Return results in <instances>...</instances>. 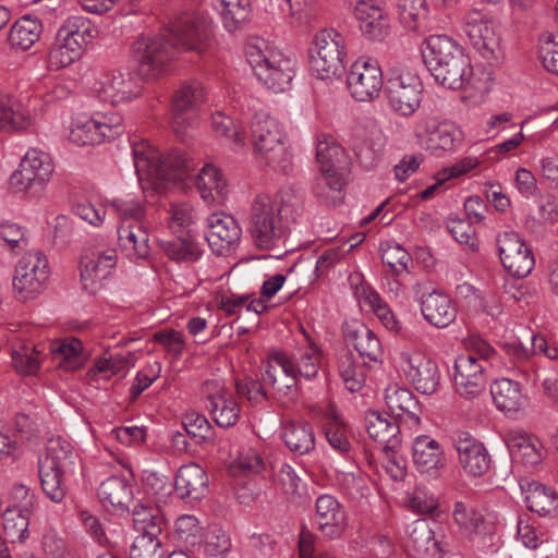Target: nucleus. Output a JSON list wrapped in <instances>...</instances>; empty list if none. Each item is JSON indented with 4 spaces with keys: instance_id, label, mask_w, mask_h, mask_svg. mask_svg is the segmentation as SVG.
I'll return each instance as SVG.
<instances>
[{
    "instance_id": "obj_16",
    "label": "nucleus",
    "mask_w": 558,
    "mask_h": 558,
    "mask_svg": "<svg viewBox=\"0 0 558 558\" xmlns=\"http://www.w3.org/2000/svg\"><path fill=\"white\" fill-rule=\"evenodd\" d=\"M383 71L377 61L359 58L347 74V88L351 97L361 102L376 99L383 89Z\"/></svg>"
},
{
    "instance_id": "obj_35",
    "label": "nucleus",
    "mask_w": 558,
    "mask_h": 558,
    "mask_svg": "<svg viewBox=\"0 0 558 558\" xmlns=\"http://www.w3.org/2000/svg\"><path fill=\"white\" fill-rule=\"evenodd\" d=\"M490 393L497 409L505 413L519 412L527 402L521 385L509 378L496 379L490 386Z\"/></svg>"
},
{
    "instance_id": "obj_57",
    "label": "nucleus",
    "mask_w": 558,
    "mask_h": 558,
    "mask_svg": "<svg viewBox=\"0 0 558 558\" xmlns=\"http://www.w3.org/2000/svg\"><path fill=\"white\" fill-rule=\"evenodd\" d=\"M54 170L50 154L38 148L28 149L19 165V172L25 174H52Z\"/></svg>"
},
{
    "instance_id": "obj_36",
    "label": "nucleus",
    "mask_w": 558,
    "mask_h": 558,
    "mask_svg": "<svg viewBox=\"0 0 558 558\" xmlns=\"http://www.w3.org/2000/svg\"><path fill=\"white\" fill-rule=\"evenodd\" d=\"M50 354L56 366L65 372H75L85 364L83 343L77 338L56 340L50 344Z\"/></svg>"
},
{
    "instance_id": "obj_15",
    "label": "nucleus",
    "mask_w": 558,
    "mask_h": 558,
    "mask_svg": "<svg viewBox=\"0 0 558 558\" xmlns=\"http://www.w3.org/2000/svg\"><path fill=\"white\" fill-rule=\"evenodd\" d=\"M117 251L112 247L95 246L84 251L80 260L81 283L90 294L97 293L116 269Z\"/></svg>"
},
{
    "instance_id": "obj_1",
    "label": "nucleus",
    "mask_w": 558,
    "mask_h": 558,
    "mask_svg": "<svg viewBox=\"0 0 558 558\" xmlns=\"http://www.w3.org/2000/svg\"><path fill=\"white\" fill-rule=\"evenodd\" d=\"M213 46L211 21L198 13H184L173 19L159 34L140 36L132 52L137 63V75L150 81L167 71L174 50L204 53Z\"/></svg>"
},
{
    "instance_id": "obj_58",
    "label": "nucleus",
    "mask_w": 558,
    "mask_h": 558,
    "mask_svg": "<svg viewBox=\"0 0 558 558\" xmlns=\"http://www.w3.org/2000/svg\"><path fill=\"white\" fill-rule=\"evenodd\" d=\"M537 56L542 66L558 76V31L544 33L539 37Z\"/></svg>"
},
{
    "instance_id": "obj_4",
    "label": "nucleus",
    "mask_w": 558,
    "mask_h": 558,
    "mask_svg": "<svg viewBox=\"0 0 558 558\" xmlns=\"http://www.w3.org/2000/svg\"><path fill=\"white\" fill-rule=\"evenodd\" d=\"M245 59L256 78L275 93L287 90L294 77V60L264 38L253 37L244 48Z\"/></svg>"
},
{
    "instance_id": "obj_47",
    "label": "nucleus",
    "mask_w": 558,
    "mask_h": 558,
    "mask_svg": "<svg viewBox=\"0 0 558 558\" xmlns=\"http://www.w3.org/2000/svg\"><path fill=\"white\" fill-rule=\"evenodd\" d=\"M160 246L165 254L177 263H195L204 253L201 245L190 235L160 241Z\"/></svg>"
},
{
    "instance_id": "obj_32",
    "label": "nucleus",
    "mask_w": 558,
    "mask_h": 558,
    "mask_svg": "<svg viewBox=\"0 0 558 558\" xmlns=\"http://www.w3.org/2000/svg\"><path fill=\"white\" fill-rule=\"evenodd\" d=\"M174 488L182 499L199 500L208 490L207 473L196 463L184 464L177 472Z\"/></svg>"
},
{
    "instance_id": "obj_31",
    "label": "nucleus",
    "mask_w": 558,
    "mask_h": 558,
    "mask_svg": "<svg viewBox=\"0 0 558 558\" xmlns=\"http://www.w3.org/2000/svg\"><path fill=\"white\" fill-rule=\"evenodd\" d=\"M118 240L122 253L133 262L149 256V235L145 223L119 225Z\"/></svg>"
},
{
    "instance_id": "obj_60",
    "label": "nucleus",
    "mask_w": 558,
    "mask_h": 558,
    "mask_svg": "<svg viewBox=\"0 0 558 558\" xmlns=\"http://www.w3.org/2000/svg\"><path fill=\"white\" fill-rule=\"evenodd\" d=\"M47 182L45 177H7L3 185L13 195L36 197L44 192Z\"/></svg>"
},
{
    "instance_id": "obj_49",
    "label": "nucleus",
    "mask_w": 558,
    "mask_h": 558,
    "mask_svg": "<svg viewBox=\"0 0 558 558\" xmlns=\"http://www.w3.org/2000/svg\"><path fill=\"white\" fill-rule=\"evenodd\" d=\"M343 177H316L313 193L314 196L326 206H337L344 199Z\"/></svg>"
},
{
    "instance_id": "obj_19",
    "label": "nucleus",
    "mask_w": 558,
    "mask_h": 558,
    "mask_svg": "<svg viewBox=\"0 0 558 558\" xmlns=\"http://www.w3.org/2000/svg\"><path fill=\"white\" fill-rule=\"evenodd\" d=\"M400 359L407 377L417 391L425 395L436 391L440 380V372L434 360L414 350L402 351Z\"/></svg>"
},
{
    "instance_id": "obj_10",
    "label": "nucleus",
    "mask_w": 558,
    "mask_h": 558,
    "mask_svg": "<svg viewBox=\"0 0 558 558\" xmlns=\"http://www.w3.org/2000/svg\"><path fill=\"white\" fill-rule=\"evenodd\" d=\"M347 56L343 36L335 29H323L316 34L311 47L310 64L320 80L342 73Z\"/></svg>"
},
{
    "instance_id": "obj_29",
    "label": "nucleus",
    "mask_w": 558,
    "mask_h": 558,
    "mask_svg": "<svg viewBox=\"0 0 558 558\" xmlns=\"http://www.w3.org/2000/svg\"><path fill=\"white\" fill-rule=\"evenodd\" d=\"M412 457L417 471L429 477H437L439 470L445 464L440 445L437 440L426 435L417 436L414 439Z\"/></svg>"
},
{
    "instance_id": "obj_22",
    "label": "nucleus",
    "mask_w": 558,
    "mask_h": 558,
    "mask_svg": "<svg viewBox=\"0 0 558 558\" xmlns=\"http://www.w3.org/2000/svg\"><path fill=\"white\" fill-rule=\"evenodd\" d=\"M459 464L469 476L480 477L490 468V456L480 440L468 432H458L453 438Z\"/></svg>"
},
{
    "instance_id": "obj_44",
    "label": "nucleus",
    "mask_w": 558,
    "mask_h": 558,
    "mask_svg": "<svg viewBox=\"0 0 558 558\" xmlns=\"http://www.w3.org/2000/svg\"><path fill=\"white\" fill-rule=\"evenodd\" d=\"M98 497L105 507L124 510L132 500V487L125 478L111 476L100 484Z\"/></svg>"
},
{
    "instance_id": "obj_48",
    "label": "nucleus",
    "mask_w": 558,
    "mask_h": 558,
    "mask_svg": "<svg viewBox=\"0 0 558 558\" xmlns=\"http://www.w3.org/2000/svg\"><path fill=\"white\" fill-rule=\"evenodd\" d=\"M365 427L369 437L383 445V447L386 445H400L398 425L388 421L385 415L376 411L367 412L365 415Z\"/></svg>"
},
{
    "instance_id": "obj_13",
    "label": "nucleus",
    "mask_w": 558,
    "mask_h": 558,
    "mask_svg": "<svg viewBox=\"0 0 558 558\" xmlns=\"http://www.w3.org/2000/svg\"><path fill=\"white\" fill-rule=\"evenodd\" d=\"M463 32L470 44L486 60L501 54L500 35L492 15L478 9L469 10L463 16Z\"/></svg>"
},
{
    "instance_id": "obj_34",
    "label": "nucleus",
    "mask_w": 558,
    "mask_h": 558,
    "mask_svg": "<svg viewBox=\"0 0 558 558\" xmlns=\"http://www.w3.org/2000/svg\"><path fill=\"white\" fill-rule=\"evenodd\" d=\"M279 354H287V352L278 350L268 354L263 373V383L271 387L278 398L284 397L292 400L298 396L299 385L295 384L293 374L275 366V359Z\"/></svg>"
},
{
    "instance_id": "obj_21",
    "label": "nucleus",
    "mask_w": 558,
    "mask_h": 558,
    "mask_svg": "<svg viewBox=\"0 0 558 558\" xmlns=\"http://www.w3.org/2000/svg\"><path fill=\"white\" fill-rule=\"evenodd\" d=\"M92 89L100 101L119 105L137 98L142 93V85L129 73H114L101 76Z\"/></svg>"
},
{
    "instance_id": "obj_45",
    "label": "nucleus",
    "mask_w": 558,
    "mask_h": 558,
    "mask_svg": "<svg viewBox=\"0 0 558 558\" xmlns=\"http://www.w3.org/2000/svg\"><path fill=\"white\" fill-rule=\"evenodd\" d=\"M286 446L294 453L306 454L315 448L312 426L305 422H289L281 433Z\"/></svg>"
},
{
    "instance_id": "obj_63",
    "label": "nucleus",
    "mask_w": 558,
    "mask_h": 558,
    "mask_svg": "<svg viewBox=\"0 0 558 558\" xmlns=\"http://www.w3.org/2000/svg\"><path fill=\"white\" fill-rule=\"evenodd\" d=\"M400 22L408 29H417L427 14L426 0H398Z\"/></svg>"
},
{
    "instance_id": "obj_42",
    "label": "nucleus",
    "mask_w": 558,
    "mask_h": 558,
    "mask_svg": "<svg viewBox=\"0 0 558 558\" xmlns=\"http://www.w3.org/2000/svg\"><path fill=\"white\" fill-rule=\"evenodd\" d=\"M385 401L392 415L397 417L408 415L418 422V402L408 388L389 384L385 389Z\"/></svg>"
},
{
    "instance_id": "obj_26",
    "label": "nucleus",
    "mask_w": 558,
    "mask_h": 558,
    "mask_svg": "<svg viewBox=\"0 0 558 558\" xmlns=\"http://www.w3.org/2000/svg\"><path fill=\"white\" fill-rule=\"evenodd\" d=\"M314 523L324 537L339 538L347 527L344 507L335 496L320 495L315 501Z\"/></svg>"
},
{
    "instance_id": "obj_28",
    "label": "nucleus",
    "mask_w": 558,
    "mask_h": 558,
    "mask_svg": "<svg viewBox=\"0 0 558 558\" xmlns=\"http://www.w3.org/2000/svg\"><path fill=\"white\" fill-rule=\"evenodd\" d=\"M505 441L512 461L526 469L538 465L545 457V449L542 441L536 436L524 430H508L505 436Z\"/></svg>"
},
{
    "instance_id": "obj_59",
    "label": "nucleus",
    "mask_w": 558,
    "mask_h": 558,
    "mask_svg": "<svg viewBox=\"0 0 558 558\" xmlns=\"http://www.w3.org/2000/svg\"><path fill=\"white\" fill-rule=\"evenodd\" d=\"M186 433L199 445L214 444V428L208 420L195 411L187 412L183 417Z\"/></svg>"
},
{
    "instance_id": "obj_25",
    "label": "nucleus",
    "mask_w": 558,
    "mask_h": 558,
    "mask_svg": "<svg viewBox=\"0 0 558 558\" xmlns=\"http://www.w3.org/2000/svg\"><path fill=\"white\" fill-rule=\"evenodd\" d=\"M206 225V240L215 254L225 255L239 244L242 229L231 215L214 213L207 217Z\"/></svg>"
},
{
    "instance_id": "obj_56",
    "label": "nucleus",
    "mask_w": 558,
    "mask_h": 558,
    "mask_svg": "<svg viewBox=\"0 0 558 558\" xmlns=\"http://www.w3.org/2000/svg\"><path fill=\"white\" fill-rule=\"evenodd\" d=\"M231 546L229 535L218 525L208 526L201 543L203 553L208 558H226Z\"/></svg>"
},
{
    "instance_id": "obj_18",
    "label": "nucleus",
    "mask_w": 558,
    "mask_h": 558,
    "mask_svg": "<svg viewBox=\"0 0 558 558\" xmlns=\"http://www.w3.org/2000/svg\"><path fill=\"white\" fill-rule=\"evenodd\" d=\"M504 268L512 276L524 278L535 266L534 255L517 232H504L496 239Z\"/></svg>"
},
{
    "instance_id": "obj_62",
    "label": "nucleus",
    "mask_w": 558,
    "mask_h": 558,
    "mask_svg": "<svg viewBox=\"0 0 558 558\" xmlns=\"http://www.w3.org/2000/svg\"><path fill=\"white\" fill-rule=\"evenodd\" d=\"M31 512L7 509L3 513V529L12 542H23L28 537Z\"/></svg>"
},
{
    "instance_id": "obj_51",
    "label": "nucleus",
    "mask_w": 558,
    "mask_h": 558,
    "mask_svg": "<svg viewBox=\"0 0 558 558\" xmlns=\"http://www.w3.org/2000/svg\"><path fill=\"white\" fill-rule=\"evenodd\" d=\"M61 33H65L71 39H75L81 46L86 49L94 41L98 34L97 27L93 22L81 15H73L68 17L59 27Z\"/></svg>"
},
{
    "instance_id": "obj_30",
    "label": "nucleus",
    "mask_w": 558,
    "mask_h": 558,
    "mask_svg": "<svg viewBox=\"0 0 558 558\" xmlns=\"http://www.w3.org/2000/svg\"><path fill=\"white\" fill-rule=\"evenodd\" d=\"M420 307L425 320L436 328L448 327L457 317V311L451 299L439 291L423 294Z\"/></svg>"
},
{
    "instance_id": "obj_33",
    "label": "nucleus",
    "mask_w": 558,
    "mask_h": 558,
    "mask_svg": "<svg viewBox=\"0 0 558 558\" xmlns=\"http://www.w3.org/2000/svg\"><path fill=\"white\" fill-rule=\"evenodd\" d=\"M361 31L372 39L384 38L389 29V19L376 0H359L354 9Z\"/></svg>"
},
{
    "instance_id": "obj_14",
    "label": "nucleus",
    "mask_w": 558,
    "mask_h": 558,
    "mask_svg": "<svg viewBox=\"0 0 558 558\" xmlns=\"http://www.w3.org/2000/svg\"><path fill=\"white\" fill-rule=\"evenodd\" d=\"M414 132L421 147L435 156L456 150L463 140V133L458 125L434 118L418 121Z\"/></svg>"
},
{
    "instance_id": "obj_46",
    "label": "nucleus",
    "mask_w": 558,
    "mask_h": 558,
    "mask_svg": "<svg viewBox=\"0 0 558 558\" xmlns=\"http://www.w3.org/2000/svg\"><path fill=\"white\" fill-rule=\"evenodd\" d=\"M348 338L352 341L359 354L371 362H377L383 356V348L378 337L363 324H357L348 330Z\"/></svg>"
},
{
    "instance_id": "obj_64",
    "label": "nucleus",
    "mask_w": 558,
    "mask_h": 558,
    "mask_svg": "<svg viewBox=\"0 0 558 558\" xmlns=\"http://www.w3.org/2000/svg\"><path fill=\"white\" fill-rule=\"evenodd\" d=\"M325 435L333 450L339 452L342 457H350L352 444L348 437V429L337 416L329 418L326 423Z\"/></svg>"
},
{
    "instance_id": "obj_3",
    "label": "nucleus",
    "mask_w": 558,
    "mask_h": 558,
    "mask_svg": "<svg viewBox=\"0 0 558 558\" xmlns=\"http://www.w3.org/2000/svg\"><path fill=\"white\" fill-rule=\"evenodd\" d=\"M424 62L441 86L459 90L470 82L472 65L463 47L447 35H430L424 43Z\"/></svg>"
},
{
    "instance_id": "obj_55",
    "label": "nucleus",
    "mask_w": 558,
    "mask_h": 558,
    "mask_svg": "<svg viewBox=\"0 0 558 558\" xmlns=\"http://www.w3.org/2000/svg\"><path fill=\"white\" fill-rule=\"evenodd\" d=\"M126 365L128 361L118 355L100 357L87 371L86 380L92 385L99 386L101 381H108L113 376L124 372Z\"/></svg>"
},
{
    "instance_id": "obj_39",
    "label": "nucleus",
    "mask_w": 558,
    "mask_h": 558,
    "mask_svg": "<svg viewBox=\"0 0 558 558\" xmlns=\"http://www.w3.org/2000/svg\"><path fill=\"white\" fill-rule=\"evenodd\" d=\"M43 25L37 17L25 15L11 26L8 43L15 51L29 50L40 38Z\"/></svg>"
},
{
    "instance_id": "obj_40",
    "label": "nucleus",
    "mask_w": 558,
    "mask_h": 558,
    "mask_svg": "<svg viewBox=\"0 0 558 558\" xmlns=\"http://www.w3.org/2000/svg\"><path fill=\"white\" fill-rule=\"evenodd\" d=\"M31 124V112L17 99L0 92V131L25 130Z\"/></svg>"
},
{
    "instance_id": "obj_23",
    "label": "nucleus",
    "mask_w": 558,
    "mask_h": 558,
    "mask_svg": "<svg viewBox=\"0 0 558 558\" xmlns=\"http://www.w3.org/2000/svg\"><path fill=\"white\" fill-rule=\"evenodd\" d=\"M314 145L322 174H347L352 171V160L348 151L333 135L318 133Z\"/></svg>"
},
{
    "instance_id": "obj_50",
    "label": "nucleus",
    "mask_w": 558,
    "mask_h": 558,
    "mask_svg": "<svg viewBox=\"0 0 558 558\" xmlns=\"http://www.w3.org/2000/svg\"><path fill=\"white\" fill-rule=\"evenodd\" d=\"M12 363L21 375H34L41 364V353L32 342H19L12 348Z\"/></svg>"
},
{
    "instance_id": "obj_6",
    "label": "nucleus",
    "mask_w": 558,
    "mask_h": 558,
    "mask_svg": "<svg viewBox=\"0 0 558 558\" xmlns=\"http://www.w3.org/2000/svg\"><path fill=\"white\" fill-rule=\"evenodd\" d=\"M135 174H190L196 170V161L181 149H171L162 155L148 141L132 145Z\"/></svg>"
},
{
    "instance_id": "obj_43",
    "label": "nucleus",
    "mask_w": 558,
    "mask_h": 558,
    "mask_svg": "<svg viewBox=\"0 0 558 558\" xmlns=\"http://www.w3.org/2000/svg\"><path fill=\"white\" fill-rule=\"evenodd\" d=\"M184 184H193L201 198L207 205L225 204L229 194V183L226 177H184Z\"/></svg>"
},
{
    "instance_id": "obj_53",
    "label": "nucleus",
    "mask_w": 558,
    "mask_h": 558,
    "mask_svg": "<svg viewBox=\"0 0 558 558\" xmlns=\"http://www.w3.org/2000/svg\"><path fill=\"white\" fill-rule=\"evenodd\" d=\"M338 369L348 390L354 392L364 384V368L348 349H343L338 355Z\"/></svg>"
},
{
    "instance_id": "obj_38",
    "label": "nucleus",
    "mask_w": 558,
    "mask_h": 558,
    "mask_svg": "<svg viewBox=\"0 0 558 558\" xmlns=\"http://www.w3.org/2000/svg\"><path fill=\"white\" fill-rule=\"evenodd\" d=\"M408 546L426 558H439L440 548L435 539L434 531L424 519L412 522L407 527Z\"/></svg>"
},
{
    "instance_id": "obj_5",
    "label": "nucleus",
    "mask_w": 558,
    "mask_h": 558,
    "mask_svg": "<svg viewBox=\"0 0 558 558\" xmlns=\"http://www.w3.org/2000/svg\"><path fill=\"white\" fill-rule=\"evenodd\" d=\"M75 453L71 444L61 438H51L47 453L39 460L40 484L46 496L53 502H61L66 494L64 476L72 473Z\"/></svg>"
},
{
    "instance_id": "obj_2",
    "label": "nucleus",
    "mask_w": 558,
    "mask_h": 558,
    "mask_svg": "<svg viewBox=\"0 0 558 558\" xmlns=\"http://www.w3.org/2000/svg\"><path fill=\"white\" fill-rule=\"evenodd\" d=\"M303 211L302 199L292 193L286 192L279 197L256 195L248 214V231L254 245L267 251L280 247L289 225L295 222Z\"/></svg>"
},
{
    "instance_id": "obj_11",
    "label": "nucleus",
    "mask_w": 558,
    "mask_h": 558,
    "mask_svg": "<svg viewBox=\"0 0 558 558\" xmlns=\"http://www.w3.org/2000/svg\"><path fill=\"white\" fill-rule=\"evenodd\" d=\"M206 100V90L198 81L183 83L175 90L172 104V128L182 140L198 124L197 112Z\"/></svg>"
},
{
    "instance_id": "obj_41",
    "label": "nucleus",
    "mask_w": 558,
    "mask_h": 558,
    "mask_svg": "<svg viewBox=\"0 0 558 558\" xmlns=\"http://www.w3.org/2000/svg\"><path fill=\"white\" fill-rule=\"evenodd\" d=\"M229 33L241 29L251 17V0H213Z\"/></svg>"
},
{
    "instance_id": "obj_52",
    "label": "nucleus",
    "mask_w": 558,
    "mask_h": 558,
    "mask_svg": "<svg viewBox=\"0 0 558 558\" xmlns=\"http://www.w3.org/2000/svg\"><path fill=\"white\" fill-rule=\"evenodd\" d=\"M453 519L468 537L480 535L486 530L484 515L462 501L454 504Z\"/></svg>"
},
{
    "instance_id": "obj_8",
    "label": "nucleus",
    "mask_w": 558,
    "mask_h": 558,
    "mask_svg": "<svg viewBox=\"0 0 558 558\" xmlns=\"http://www.w3.org/2000/svg\"><path fill=\"white\" fill-rule=\"evenodd\" d=\"M123 133L118 113L78 112L72 117L69 138L77 145H99Z\"/></svg>"
},
{
    "instance_id": "obj_17",
    "label": "nucleus",
    "mask_w": 558,
    "mask_h": 558,
    "mask_svg": "<svg viewBox=\"0 0 558 558\" xmlns=\"http://www.w3.org/2000/svg\"><path fill=\"white\" fill-rule=\"evenodd\" d=\"M350 145L361 169L372 171L385 145L384 132L374 121L359 123L352 129Z\"/></svg>"
},
{
    "instance_id": "obj_20",
    "label": "nucleus",
    "mask_w": 558,
    "mask_h": 558,
    "mask_svg": "<svg viewBox=\"0 0 558 558\" xmlns=\"http://www.w3.org/2000/svg\"><path fill=\"white\" fill-rule=\"evenodd\" d=\"M322 359L320 349L310 341L291 355L287 353L276 356L275 366L293 374L295 384L299 385L300 379L312 380L317 377L322 366Z\"/></svg>"
},
{
    "instance_id": "obj_61",
    "label": "nucleus",
    "mask_w": 558,
    "mask_h": 558,
    "mask_svg": "<svg viewBox=\"0 0 558 558\" xmlns=\"http://www.w3.org/2000/svg\"><path fill=\"white\" fill-rule=\"evenodd\" d=\"M381 260L396 276L409 272L412 263L411 255L398 243L387 242L381 244Z\"/></svg>"
},
{
    "instance_id": "obj_27",
    "label": "nucleus",
    "mask_w": 558,
    "mask_h": 558,
    "mask_svg": "<svg viewBox=\"0 0 558 558\" xmlns=\"http://www.w3.org/2000/svg\"><path fill=\"white\" fill-rule=\"evenodd\" d=\"M203 392L207 397L211 417L218 426L228 428L236 424L240 417V407L221 381H205Z\"/></svg>"
},
{
    "instance_id": "obj_12",
    "label": "nucleus",
    "mask_w": 558,
    "mask_h": 558,
    "mask_svg": "<svg viewBox=\"0 0 558 558\" xmlns=\"http://www.w3.org/2000/svg\"><path fill=\"white\" fill-rule=\"evenodd\" d=\"M49 278V262L39 251L25 253L14 267L13 291L19 300L27 301L39 294Z\"/></svg>"
},
{
    "instance_id": "obj_7",
    "label": "nucleus",
    "mask_w": 558,
    "mask_h": 558,
    "mask_svg": "<svg viewBox=\"0 0 558 558\" xmlns=\"http://www.w3.org/2000/svg\"><path fill=\"white\" fill-rule=\"evenodd\" d=\"M384 90L389 109L400 117H411L421 107L423 84L409 66L393 68Z\"/></svg>"
},
{
    "instance_id": "obj_9",
    "label": "nucleus",
    "mask_w": 558,
    "mask_h": 558,
    "mask_svg": "<svg viewBox=\"0 0 558 558\" xmlns=\"http://www.w3.org/2000/svg\"><path fill=\"white\" fill-rule=\"evenodd\" d=\"M251 136L255 154L269 163L284 165L290 160V151L279 123L267 112H255L251 120Z\"/></svg>"
},
{
    "instance_id": "obj_37",
    "label": "nucleus",
    "mask_w": 558,
    "mask_h": 558,
    "mask_svg": "<svg viewBox=\"0 0 558 558\" xmlns=\"http://www.w3.org/2000/svg\"><path fill=\"white\" fill-rule=\"evenodd\" d=\"M526 507L539 515H553L558 510V493L542 483L521 485Z\"/></svg>"
},
{
    "instance_id": "obj_54",
    "label": "nucleus",
    "mask_w": 558,
    "mask_h": 558,
    "mask_svg": "<svg viewBox=\"0 0 558 558\" xmlns=\"http://www.w3.org/2000/svg\"><path fill=\"white\" fill-rule=\"evenodd\" d=\"M265 468L266 464L259 451L250 445H243L238 449L236 456L230 464V472L233 475L258 474Z\"/></svg>"
},
{
    "instance_id": "obj_24",
    "label": "nucleus",
    "mask_w": 558,
    "mask_h": 558,
    "mask_svg": "<svg viewBox=\"0 0 558 558\" xmlns=\"http://www.w3.org/2000/svg\"><path fill=\"white\" fill-rule=\"evenodd\" d=\"M453 383L458 395L465 399H475L486 387L483 365L472 354L459 355L453 365Z\"/></svg>"
}]
</instances>
